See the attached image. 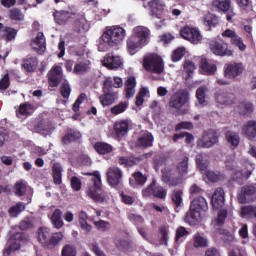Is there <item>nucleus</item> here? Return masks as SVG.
<instances>
[{"label":"nucleus","mask_w":256,"mask_h":256,"mask_svg":"<svg viewBox=\"0 0 256 256\" xmlns=\"http://www.w3.org/2000/svg\"><path fill=\"white\" fill-rule=\"evenodd\" d=\"M82 175L92 177V183L88 184L86 195L96 203H103V201H105L106 193L103 191V184L101 183V174H99V171L82 172Z\"/></svg>","instance_id":"f257e3e1"},{"label":"nucleus","mask_w":256,"mask_h":256,"mask_svg":"<svg viewBox=\"0 0 256 256\" xmlns=\"http://www.w3.org/2000/svg\"><path fill=\"white\" fill-rule=\"evenodd\" d=\"M125 29L116 26L114 28L107 29L101 36L103 43H106L108 47H117L121 41L125 39Z\"/></svg>","instance_id":"f03ea898"},{"label":"nucleus","mask_w":256,"mask_h":256,"mask_svg":"<svg viewBox=\"0 0 256 256\" xmlns=\"http://www.w3.org/2000/svg\"><path fill=\"white\" fill-rule=\"evenodd\" d=\"M209 49L217 57H232L233 55V50L229 48V44L219 37L210 40Z\"/></svg>","instance_id":"7ed1b4c3"},{"label":"nucleus","mask_w":256,"mask_h":256,"mask_svg":"<svg viewBox=\"0 0 256 256\" xmlns=\"http://www.w3.org/2000/svg\"><path fill=\"white\" fill-rule=\"evenodd\" d=\"M221 137V133L217 129H209L205 131L201 137L197 141V147L200 149H211L214 145L219 143V138Z\"/></svg>","instance_id":"20e7f679"},{"label":"nucleus","mask_w":256,"mask_h":256,"mask_svg":"<svg viewBox=\"0 0 256 256\" xmlns=\"http://www.w3.org/2000/svg\"><path fill=\"white\" fill-rule=\"evenodd\" d=\"M106 180L113 189H123V170L117 166L110 167L106 173Z\"/></svg>","instance_id":"39448f33"},{"label":"nucleus","mask_w":256,"mask_h":256,"mask_svg":"<svg viewBox=\"0 0 256 256\" xmlns=\"http://www.w3.org/2000/svg\"><path fill=\"white\" fill-rule=\"evenodd\" d=\"M142 197L149 199V197H155L156 199H165L167 197V189L157 184V180L152 179V182L142 189Z\"/></svg>","instance_id":"423d86ee"},{"label":"nucleus","mask_w":256,"mask_h":256,"mask_svg":"<svg viewBox=\"0 0 256 256\" xmlns=\"http://www.w3.org/2000/svg\"><path fill=\"white\" fill-rule=\"evenodd\" d=\"M143 67L145 71H150L151 73H156L157 75H161L165 69L163 58L155 54L144 58Z\"/></svg>","instance_id":"0eeeda50"},{"label":"nucleus","mask_w":256,"mask_h":256,"mask_svg":"<svg viewBox=\"0 0 256 256\" xmlns=\"http://www.w3.org/2000/svg\"><path fill=\"white\" fill-rule=\"evenodd\" d=\"M189 102V92L185 90H178L175 92L169 100L170 109H175V111H181L184 105Z\"/></svg>","instance_id":"6e6552de"},{"label":"nucleus","mask_w":256,"mask_h":256,"mask_svg":"<svg viewBox=\"0 0 256 256\" xmlns=\"http://www.w3.org/2000/svg\"><path fill=\"white\" fill-rule=\"evenodd\" d=\"M180 36L182 39H185V41L193 43V45H197V43L201 42V39H203L201 32L197 28L188 25L180 29Z\"/></svg>","instance_id":"1a4fd4ad"},{"label":"nucleus","mask_w":256,"mask_h":256,"mask_svg":"<svg viewBox=\"0 0 256 256\" xmlns=\"http://www.w3.org/2000/svg\"><path fill=\"white\" fill-rule=\"evenodd\" d=\"M213 7L226 14V19L229 23H233V17H235V10L231 4V0H213Z\"/></svg>","instance_id":"9d476101"},{"label":"nucleus","mask_w":256,"mask_h":256,"mask_svg":"<svg viewBox=\"0 0 256 256\" xmlns=\"http://www.w3.org/2000/svg\"><path fill=\"white\" fill-rule=\"evenodd\" d=\"M65 77L63 76V68L60 65L55 64L48 72V83L50 87H59L60 83H63Z\"/></svg>","instance_id":"9b49d317"},{"label":"nucleus","mask_w":256,"mask_h":256,"mask_svg":"<svg viewBox=\"0 0 256 256\" xmlns=\"http://www.w3.org/2000/svg\"><path fill=\"white\" fill-rule=\"evenodd\" d=\"M256 199V187L254 185H244L238 194V202L242 205L251 203Z\"/></svg>","instance_id":"f8f14e48"},{"label":"nucleus","mask_w":256,"mask_h":256,"mask_svg":"<svg viewBox=\"0 0 256 256\" xmlns=\"http://www.w3.org/2000/svg\"><path fill=\"white\" fill-rule=\"evenodd\" d=\"M132 127L133 121L129 119H120L114 123V133L119 139H121L131 131Z\"/></svg>","instance_id":"ddd939ff"},{"label":"nucleus","mask_w":256,"mask_h":256,"mask_svg":"<svg viewBox=\"0 0 256 256\" xmlns=\"http://www.w3.org/2000/svg\"><path fill=\"white\" fill-rule=\"evenodd\" d=\"M243 71H245L243 63H230L225 67L224 77L226 79H237V77L243 75Z\"/></svg>","instance_id":"4468645a"},{"label":"nucleus","mask_w":256,"mask_h":256,"mask_svg":"<svg viewBox=\"0 0 256 256\" xmlns=\"http://www.w3.org/2000/svg\"><path fill=\"white\" fill-rule=\"evenodd\" d=\"M31 47L37 55H45L47 51V42L45 39V34L43 32H38L35 39L31 42Z\"/></svg>","instance_id":"2eb2a0df"},{"label":"nucleus","mask_w":256,"mask_h":256,"mask_svg":"<svg viewBox=\"0 0 256 256\" xmlns=\"http://www.w3.org/2000/svg\"><path fill=\"white\" fill-rule=\"evenodd\" d=\"M190 208L205 217L207 211H209V204H207V200L203 196H198L191 201Z\"/></svg>","instance_id":"dca6fc26"},{"label":"nucleus","mask_w":256,"mask_h":256,"mask_svg":"<svg viewBox=\"0 0 256 256\" xmlns=\"http://www.w3.org/2000/svg\"><path fill=\"white\" fill-rule=\"evenodd\" d=\"M222 37L230 39L231 45H235L240 49V51H245V49H247V46H245V43H243V38H241L235 31L231 29H226L224 32H222Z\"/></svg>","instance_id":"f3484780"},{"label":"nucleus","mask_w":256,"mask_h":256,"mask_svg":"<svg viewBox=\"0 0 256 256\" xmlns=\"http://www.w3.org/2000/svg\"><path fill=\"white\" fill-rule=\"evenodd\" d=\"M211 205L213 209H216L217 211L225 207V190H223V188L215 189L211 197Z\"/></svg>","instance_id":"a211bd4d"},{"label":"nucleus","mask_w":256,"mask_h":256,"mask_svg":"<svg viewBox=\"0 0 256 256\" xmlns=\"http://www.w3.org/2000/svg\"><path fill=\"white\" fill-rule=\"evenodd\" d=\"M72 19V30L74 33H85V31H87V20L85 19V15L74 13Z\"/></svg>","instance_id":"6ab92c4d"},{"label":"nucleus","mask_w":256,"mask_h":256,"mask_svg":"<svg viewBox=\"0 0 256 256\" xmlns=\"http://www.w3.org/2000/svg\"><path fill=\"white\" fill-rule=\"evenodd\" d=\"M21 67L26 73H35L37 67H39V58L37 56L27 55L22 59Z\"/></svg>","instance_id":"aec40b11"},{"label":"nucleus","mask_w":256,"mask_h":256,"mask_svg":"<svg viewBox=\"0 0 256 256\" xmlns=\"http://www.w3.org/2000/svg\"><path fill=\"white\" fill-rule=\"evenodd\" d=\"M73 15H75V13L69 12L67 10H54L53 12L54 21L57 23V25L68 24L69 21L73 19Z\"/></svg>","instance_id":"412c9836"},{"label":"nucleus","mask_w":256,"mask_h":256,"mask_svg":"<svg viewBox=\"0 0 256 256\" xmlns=\"http://www.w3.org/2000/svg\"><path fill=\"white\" fill-rule=\"evenodd\" d=\"M117 99H119V92L115 90L103 91V94L99 96V101L102 107H109V105H113Z\"/></svg>","instance_id":"4be33fe9"},{"label":"nucleus","mask_w":256,"mask_h":256,"mask_svg":"<svg viewBox=\"0 0 256 256\" xmlns=\"http://www.w3.org/2000/svg\"><path fill=\"white\" fill-rule=\"evenodd\" d=\"M104 67L107 69H119L123 65V60L120 56H115L113 53H108L103 60Z\"/></svg>","instance_id":"5701e85b"},{"label":"nucleus","mask_w":256,"mask_h":256,"mask_svg":"<svg viewBox=\"0 0 256 256\" xmlns=\"http://www.w3.org/2000/svg\"><path fill=\"white\" fill-rule=\"evenodd\" d=\"M81 139V133L73 128H67L66 133L63 135L61 141L63 145H70Z\"/></svg>","instance_id":"b1692460"},{"label":"nucleus","mask_w":256,"mask_h":256,"mask_svg":"<svg viewBox=\"0 0 256 256\" xmlns=\"http://www.w3.org/2000/svg\"><path fill=\"white\" fill-rule=\"evenodd\" d=\"M215 100L220 105H233L235 101V95L231 93H227L223 90H219L215 94Z\"/></svg>","instance_id":"393cba45"},{"label":"nucleus","mask_w":256,"mask_h":256,"mask_svg":"<svg viewBox=\"0 0 256 256\" xmlns=\"http://www.w3.org/2000/svg\"><path fill=\"white\" fill-rule=\"evenodd\" d=\"M35 104L31 102H24L19 105L18 110H16V115H21L22 117H31L35 113Z\"/></svg>","instance_id":"a878e982"},{"label":"nucleus","mask_w":256,"mask_h":256,"mask_svg":"<svg viewBox=\"0 0 256 256\" xmlns=\"http://www.w3.org/2000/svg\"><path fill=\"white\" fill-rule=\"evenodd\" d=\"M132 37H135L138 41L145 45L147 39H149V29H147L145 26H136L133 29Z\"/></svg>","instance_id":"bb28decb"},{"label":"nucleus","mask_w":256,"mask_h":256,"mask_svg":"<svg viewBox=\"0 0 256 256\" xmlns=\"http://www.w3.org/2000/svg\"><path fill=\"white\" fill-rule=\"evenodd\" d=\"M242 133L249 141H253L256 137V121L250 120L242 127Z\"/></svg>","instance_id":"cd10ccee"},{"label":"nucleus","mask_w":256,"mask_h":256,"mask_svg":"<svg viewBox=\"0 0 256 256\" xmlns=\"http://www.w3.org/2000/svg\"><path fill=\"white\" fill-rule=\"evenodd\" d=\"M205 217L201 212H197L196 210H192L191 208L186 213L184 221L185 223H188V225H197L199 221H201V218Z\"/></svg>","instance_id":"c85d7f7f"},{"label":"nucleus","mask_w":256,"mask_h":256,"mask_svg":"<svg viewBox=\"0 0 256 256\" xmlns=\"http://www.w3.org/2000/svg\"><path fill=\"white\" fill-rule=\"evenodd\" d=\"M93 147L98 155H109V153H113V146L106 142H95Z\"/></svg>","instance_id":"c756f323"},{"label":"nucleus","mask_w":256,"mask_h":256,"mask_svg":"<svg viewBox=\"0 0 256 256\" xmlns=\"http://www.w3.org/2000/svg\"><path fill=\"white\" fill-rule=\"evenodd\" d=\"M126 45H127V51L128 53H130V55H135L138 49H141V47L143 46V44L136 37H133V36H130L127 39Z\"/></svg>","instance_id":"7c9ffc66"},{"label":"nucleus","mask_w":256,"mask_h":256,"mask_svg":"<svg viewBox=\"0 0 256 256\" xmlns=\"http://www.w3.org/2000/svg\"><path fill=\"white\" fill-rule=\"evenodd\" d=\"M147 183V175L142 174L141 171L134 172L132 174V178H130V185L131 187H143Z\"/></svg>","instance_id":"2f4dec72"},{"label":"nucleus","mask_w":256,"mask_h":256,"mask_svg":"<svg viewBox=\"0 0 256 256\" xmlns=\"http://www.w3.org/2000/svg\"><path fill=\"white\" fill-rule=\"evenodd\" d=\"M153 141V134L151 132H147L138 138L137 145L138 147L147 149V147H153Z\"/></svg>","instance_id":"473e14b6"},{"label":"nucleus","mask_w":256,"mask_h":256,"mask_svg":"<svg viewBox=\"0 0 256 256\" xmlns=\"http://www.w3.org/2000/svg\"><path fill=\"white\" fill-rule=\"evenodd\" d=\"M38 241L47 247L49 240L51 239V230L47 227H40L37 231Z\"/></svg>","instance_id":"72a5a7b5"},{"label":"nucleus","mask_w":256,"mask_h":256,"mask_svg":"<svg viewBox=\"0 0 256 256\" xmlns=\"http://www.w3.org/2000/svg\"><path fill=\"white\" fill-rule=\"evenodd\" d=\"M52 177L55 185H61L63 182V167L59 163H54L52 166Z\"/></svg>","instance_id":"f704fd0d"},{"label":"nucleus","mask_w":256,"mask_h":256,"mask_svg":"<svg viewBox=\"0 0 256 256\" xmlns=\"http://www.w3.org/2000/svg\"><path fill=\"white\" fill-rule=\"evenodd\" d=\"M8 17L12 23H21V21L25 20V14L21 11V9L13 8L9 10Z\"/></svg>","instance_id":"c9c22d12"},{"label":"nucleus","mask_w":256,"mask_h":256,"mask_svg":"<svg viewBox=\"0 0 256 256\" xmlns=\"http://www.w3.org/2000/svg\"><path fill=\"white\" fill-rule=\"evenodd\" d=\"M61 217H63V212L61 211V209H55L51 216V221L52 225H54L56 229H61V227L65 225Z\"/></svg>","instance_id":"e433bc0d"},{"label":"nucleus","mask_w":256,"mask_h":256,"mask_svg":"<svg viewBox=\"0 0 256 256\" xmlns=\"http://www.w3.org/2000/svg\"><path fill=\"white\" fill-rule=\"evenodd\" d=\"M87 219H89L87 212L81 211L78 217L79 225L83 231H86V233H90L93 227L89 223H87Z\"/></svg>","instance_id":"4c0bfd02"},{"label":"nucleus","mask_w":256,"mask_h":256,"mask_svg":"<svg viewBox=\"0 0 256 256\" xmlns=\"http://www.w3.org/2000/svg\"><path fill=\"white\" fill-rule=\"evenodd\" d=\"M127 109H129V101H120L117 105L110 108V113L117 116L125 113Z\"/></svg>","instance_id":"58836bf2"},{"label":"nucleus","mask_w":256,"mask_h":256,"mask_svg":"<svg viewBox=\"0 0 256 256\" xmlns=\"http://www.w3.org/2000/svg\"><path fill=\"white\" fill-rule=\"evenodd\" d=\"M225 137H226L227 143H229V145L232 149H237V147H239V143L241 142V138L239 137V135H237V133H233L231 131H228L225 134Z\"/></svg>","instance_id":"ea45409f"},{"label":"nucleus","mask_w":256,"mask_h":256,"mask_svg":"<svg viewBox=\"0 0 256 256\" xmlns=\"http://www.w3.org/2000/svg\"><path fill=\"white\" fill-rule=\"evenodd\" d=\"M148 7H150L153 15H157V13H161L165 9V4L162 0H151L148 2Z\"/></svg>","instance_id":"a19ab883"},{"label":"nucleus","mask_w":256,"mask_h":256,"mask_svg":"<svg viewBox=\"0 0 256 256\" xmlns=\"http://www.w3.org/2000/svg\"><path fill=\"white\" fill-rule=\"evenodd\" d=\"M193 246L195 249H205V247H209V240L197 233L194 236Z\"/></svg>","instance_id":"79ce46f5"},{"label":"nucleus","mask_w":256,"mask_h":256,"mask_svg":"<svg viewBox=\"0 0 256 256\" xmlns=\"http://www.w3.org/2000/svg\"><path fill=\"white\" fill-rule=\"evenodd\" d=\"M200 69H202L204 73H207V75H213L215 71H217V65L209 63V61L204 58L201 60Z\"/></svg>","instance_id":"37998d69"},{"label":"nucleus","mask_w":256,"mask_h":256,"mask_svg":"<svg viewBox=\"0 0 256 256\" xmlns=\"http://www.w3.org/2000/svg\"><path fill=\"white\" fill-rule=\"evenodd\" d=\"M204 25L210 29L211 27H217V25H219V17L212 13L206 14L204 17Z\"/></svg>","instance_id":"c03bdc74"},{"label":"nucleus","mask_w":256,"mask_h":256,"mask_svg":"<svg viewBox=\"0 0 256 256\" xmlns=\"http://www.w3.org/2000/svg\"><path fill=\"white\" fill-rule=\"evenodd\" d=\"M25 210V203L18 202L16 205L9 208L8 213L10 217H18L20 213Z\"/></svg>","instance_id":"a18cd8bd"},{"label":"nucleus","mask_w":256,"mask_h":256,"mask_svg":"<svg viewBox=\"0 0 256 256\" xmlns=\"http://www.w3.org/2000/svg\"><path fill=\"white\" fill-rule=\"evenodd\" d=\"M63 241V233L62 232H56L50 234V240L48 241V244L46 247H57L59 243Z\"/></svg>","instance_id":"49530a36"},{"label":"nucleus","mask_w":256,"mask_h":256,"mask_svg":"<svg viewBox=\"0 0 256 256\" xmlns=\"http://www.w3.org/2000/svg\"><path fill=\"white\" fill-rule=\"evenodd\" d=\"M14 193L16 197H23L27 193V184L17 181L14 185Z\"/></svg>","instance_id":"de8ad7c7"},{"label":"nucleus","mask_w":256,"mask_h":256,"mask_svg":"<svg viewBox=\"0 0 256 256\" xmlns=\"http://www.w3.org/2000/svg\"><path fill=\"white\" fill-rule=\"evenodd\" d=\"M172 203L176 207L183 205V190H174L171 194Z\"/></svg>","instance_id":"09e8293b"},{"label":"nucleus","mask_w":256,"mask_h":256,"mask_svg":"<svg viewBox=\"0 0 256 256\" xmlns=\"http://www.w3.org/2000/svg\"><path fill=\"white\" fill-rule=\"evenodd\" d=\"M163 181L168 185L169 187H177V185H180L181 178L180 177H173L168 174L163 175Z\"/></svg>","instance_id":"8fccbe9b"},{"label":"nucleus","mask_w":256,"mask_h":256,"mask_svg":"<svg viewBox=\"0 0 256 256\" xmlns=\"http://www.w3.org/2000/svg\"><path fill=\"white\" fill-rule=\"evenodd\" d=\"M60 94L63 97V99H69L71 95V85L69 84V81L64 80L60 86Z\"/></svg>","instance_id":"3c124183"},{"label":"nucleus","mask_w":256,"mask_h":256,"mask_svg":"<svg viewBox=\"0 0 256 256\" xmlns=\"http://www.w3.org/2000/svg\"><path fill=\"white\" fill-rule=\"evenodd\" d=\"M196 165L202 173H206L209 163L203 159V154L196 155Z\"/></svg>","instance_id":"603ef678"},{"label":"nucleus","mask_w":256,"mask_h":256,"mask_svg":"<svg viewBox=\"0 0 256 256\" xmlns=\"http://www.w3.org/2000/svg\"><path fill=\"white\" fill-rule=\"evenodd\" d=\"M159 233L161 235L160 242L162 245H167V241H169V226L162 225L159 227Z\"/></svg>","instance_id":"864d4df0"},{"label":"nucleus","mask_w":256,"mask_h":256,"mask_svg":"<svg viewBox=\"0 0 256 256\" xmlns=\"http://www.w3.org/2000/svg\"><path fill=\"white\" fill-rule=\"evenodd\" d=\"M177 169L180 175H185L187 169H189V157L184 156L182 161L177 165Z\"/></svg>","instance_id":"5fc2aeb1"},{"label":"nucleus","mask_w":256,"mask_h":256,"mask_svg":"<svg viewBox=\"0 0 256 256\" xmlns=\"http://www.w3.org/2000/svg\"><path fill=\"white\" fill-rule=\"evenodd\" d=\"M61 256H77V249L71 244H66L62 248Z\"/></svg>","instance_id":"6e6d98bb"},{"label":"nucleus","mask_w":256,"mask_h":256,"mask_svg":"<svg viewBox=\"0 0 256 256\" xmlns=\"http://www.w3.org/2000/svg\"><path fill=\"white\" fill-rule=\"evenodd\" d=\"M242 217H256V206H244L241 208Z\"/></svg>","instance_id":"4d7b16f0"},{"label":"nucleus","mask_w":256,"mask_h":256,"mask_svg":"<svg viewBox=\"0 0 256 256\" xmlns=\"http://www.w3.org/2000/svg\"><path fill=\"white\" fill-rule=\"evenodd\" d=\"M3 31L5 32L4 38L6 41H13L17 37V29L15 28L5 27Z\"/></svg>","instance_id":"13d9d810"},{"label":"nucleus","mask_w":256,"mask_h":256,"mask_svg":"<svg viewBox=\"0 0 256 256\" xmlns=\"http://www.w3.org/2000/svg\"><path fill=\"white\" fill-rule=\"evenodd\" d=\"M19 229L21 231H31L35 225L33 224V221L29 218H25L19 223Z\"/></svg>","instance_id":"bf43d9fd"},{"label":"nucleus","mask_w":256,"mask_h":256,"mask_svg":"<svg viewBox=\"0 0 256 256\" xmlns=\"http://www.w3.org/2000/svg\"><path fill=\"white\" fill-rule=\"evenodd\" d=\"M196 97L198 99L199 105H201L202 107H205V105H207V100H205L206 94L204 87H200L197 89Z\"/></svg>","instance_id":"052dcab7"},{"label":"nucleus","mask_w":256,"mask_h":256,"mask_svg":"<svg viewBox=\"0 0 256 256\" xmlns=\"http://www.w3.org/2000/svg\"><path fill=\"white\" fill-rule=\"evenodd\" d=\"M241 115H247V113L253 112V104L251 102H242L238 106Z\"/></svg>","instance_id":"680f3d73"},{"label":"nucleus","mask_w":256,"mask_h":256,"mask_svg":"<svg viewBox=\"0 0 256 256\" xmlns=\"http://www.w3.org/2000/svg\"><path fill=\"white\" fill-rule=\"evenodd\" d=\"M182 57H185V48L180 47L174 50L172 54V61L173 63H177V61H181Z\"/></svg>","instance_id":"e2e57ef3"},{"label":"nucleus","mask_w":256,"mask_h":256,"mask_svg":"<svg viewBox=\"0 0 256 256\" xmlns=\"http://www.w3.org/2000/svg\"><path fill=\"white\" fill-rule=\"evenodd\" d=\"M227 215H228L227 209L221 208L220 211L218 212L217 219H216V223L219 227L225 224V219H227Z\"/></svg>","instance_id":"0e129e2a"},{"label":"nucleus","mask_w":256,"mask_h":256,"mask_svg":"<svg viewBox=\"0 0 256 256\" xmlns=\"http://www.w3.org/2000/svg\"><path fill=\"white\" fill-rule=\"evenodd\" d=\"M87 71H89L87 63L81 62L76 64L74 67V73H76V75H83V73H87Z\"/></svg>","instance_id":"69168bd1"},{"label":"nucleus","mask_w":256,"mask_h":256,"mask_svg":"<svg viewBox=\"0 0 256 256\" xmlns=\"http://www.w3.org/2000/svg\"><path fill=\"white\" fill-rule=\"evenodd\" d=\"M128 219L131 223L136 225V227H139V225H142L143 223V217L137 214L129 213L128 214Z\"/></svg>","instance_id":"338daca9"},{"label":"nucleus","mask_w":256,"mask_h":256,"mask_svg":"<svg viewBox=\"0 0 256 256\" xmlns=\"http://www.w3.org/2000/svg\"><path fill=\"white\" fill-rule=\"evenodd\" d=\"M183 68L185 73H187L189 76L191 73H193V71H195V63H193L191 60H186L184 61Z\"/></svg>","instance_id":"774afa93"}]
</instances>
